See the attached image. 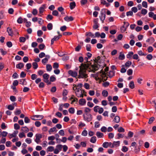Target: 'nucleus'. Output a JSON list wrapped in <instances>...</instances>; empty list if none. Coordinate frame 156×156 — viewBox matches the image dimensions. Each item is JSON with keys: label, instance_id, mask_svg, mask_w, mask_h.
<instances>
[{"label": "nucleus", "instance_id": "nucleus-1", "mask_svg": "<svg viewBox=\"0 0 156 156\" xmlns=\"http://www.w3.org/2000/svg\"><path fill=\"white\" fill-rule=\"evenodd\" d=\"M91 64V63H88L87 64L82 63L81 64L80 66L78 78H84L88 77L87 75L86 74V70Z\"/></svg>", "mask_w": 156, "mask_h": 156}, {"label": "nucleus", "instance_id": "nucleus-2", "mask_svg": "<svg viewBox=\"0 0 156 156\" xmlns=\"http://www.w3.org/2000/svg\"><path fill=\"white\" fill-rule=\"evenodd\" d=\"M103 72H104V71L102 69L101 70L100 72H98L96 74H93L92 75V76L96 80H99V83H100L101 82V80L102 76V74Z\"/></svg>", "mask_w": 156, "mask_h": 156}, {"label": "nucleus", "instance_id": "nucleus-3", "mask_svg": "<svg viewBox=\"0 0 156 156\" xmlns=\"http://www.w3.org/2000/svg\"><path fill=\"white\" fill-rule=\"evenodd\" d=\"M99 66V65H98L96 62H94L93 65H91V66L89 68V70L88 71L93 72L94 73L95 71L98 70Z\"/></svg>", "mask_w": 156, "mask_h": 156}, {"label": "nucleus", "instance_id": "nucleus-4", "mask_svg": "<svg viewBox=\"0 0 156 156\" xmlns=\"http://www.w3.org/2000/svg\"><path fill=\"white\" fill-rule=\"evenodd\" d=\"M106 9H102L101 11V15L99 16L100 20L102 21V23H104V21L105 18V13Z\"/></svg>", "mask_w": 156, "mask_h": 156}, {"label": "nucleus", "instance_id": "nucleus-5", "mask_svg": "<svg viewBox=\"0 0 156 156\" xmlns=\"http://www.w3.org/2000/svg\"><path fill=\"white\" fill-rule=\"evenodd\" d=\"M83 119L85 121L88 122L90 121L92 119V116L89 113H85L83 115Z\"/></svg>", "mask_w": 156, "mask_h": 156}, {"label": "nucleus", "instance_id": "nucleus-6", "mask_svg": "<svg viewBox=\"0 0 156 156\" xmlns=\"http://www.w3.org/2000/svg\"><path fill=\"white\" fill-rule=\"evenodd\" d=\"M84 90H81L79 89L76 91L75 92V93L76 96L78 98H83V94L84 93Z\"/></svg>", "mask_w": 156, "mask_h": 156}, {"label": "nucleus", "instance_id": "nucleus-7", "mask_svg": "<svg viewBox=\"0 0 156 156\" xmlns=\"http://www.w3.org/2000/svg\"><path fill=\"white\" fill-rule=\"evenodd\" d=\"M36 138L35 141L38 144L41 142L40 139L42 138V135L40 134H37L35 135Z\"/></svg>", "mask_w": 156, "mask_h": 156}, {"label": "nucleus", "instance_id": "nucleus-8", "mask_svg": "<svg viewBox=\"0 0 156 156\" xmlns=\"http://www.w3.org/2000/svg\"><path fill=\"white\" fill-rule=\"evenodd\" d=\"M43 81L45 83H46L48 84H49L48 78L49 75L47 73H44L43 75Z\"/></svg>", "mask_w": 156, "mask_h": 156}, {"label": "nucleus", "instance_id": "nucleus-9", "mask_svg": "<svg viewBox=\"0 0 156 156\" xmlns=\"http://www.w3.org/2000/svg\"><path fill=\"white\" fill-rule=\"evenodd\" d=\"M120 142L119 141H114L112 143L111 148L114 147H117L120 145Z\"/></svg>", "mask_w": 156, "mask_h": 156}, {"label": "nucleus", "instance_id": "nucleus-10", "mask_svg": "<svg viewBox=\"0 0 156 156\" xmlns=\"http://www.w3.org/2000/svg\"><path fill=\"white\" fill-rule=\"evenodd\" d=\"M112 145L111 142H105L102 144V146L105 148H107L108 147L111 148Z\"/></svg>", "mask_w": 156, "mask_h": 156}, {"label": "nucleus", "instance_id": "nucleus-11", "mask_svg": "<svg viewBox=\"0 0 156 156\" xmlns=\"http://www.w3.org/2000/svg\"><path fill=\"white\" fill-rule=\"evenodd\" d=\"M69 74L73 77H76L77 75V73L76 71L70 70L68 71Z\"/></svg>", "mask_w": 156, "mask_h": 156}, {"label": "nucleus", "instance_id": "nucleus-12", "mask_svg": "<svg viewBox=\"0 0 156 156\" xmlns=\"http://www.w3.org/2000/svg\"><path fill=\"white\" fill-rule=\"evenodd\" d=\"M124 25L121 27V30H123V28H125L124 30H123V31H125L126 30V29L129 25V24L128 22H124Z\"/></svg>", "mask_w": 156, "mask_h": 156}, {"label": "nucleus", "instance_id": "nucleus-13", "mask_svg": "<svg viewBox=\"0 0 156 156\" xmlns=\"http://www.w3.org/2000/svg\"><path fill=\"white\" fill-rule=\"evenodd\" d=\"M45 8V5H43L39 9V15L40 16H41V14L43 12L44 9Z\"/></svg>", "mask_w": 156, "mask_h": 156}, {"label": "nucleus", "instance_id": "nucleus-14", "mask_svg": "<svg viewBox=\"0 0 156 156\" xmlns=\"http://www.w3.org/2000/svg\"><path fill=\"white\" fill-rule=\"evenodd\" d=\"M64 19L66 21L69 22L73 20L74 18L72 16H67L64 18Z\"/></svg>", "mask_w": 156, "mask_h": 156}, {"label": "nucleus", "instance_id": "nucleus-15", "mask_svg": "<svg viewBox=\"0 0 156 156\" xmlns=\"http://www.w3.org/2000/svg\"><path fill=\"white\" fill-rule=\"evenodd\" d=\"M7 31L9 34V35L12 36L13 35V33L12 29L11 28L8 27L7 28Z\"/></svg>", "mask_w": 156, "mask_h": 156}, {"label": "nucleus", "instance_id": "nucleus-16", "mask_svg": "<svg viewBox=\"0 0 156 156\" xmlns=\"http://www.w3.org/2000/svg\"><path fill=\"white\" fill-rule=\"evenodd\" d=\"M86 101L84 99L82 98L79 100V104L81 105H83L85 104Z\"/></svg>", "mask_w": 156, "mask_h": 156}, {"label": "nucleus", "instance_id": "nucleus-17", "mask_svg": "<svg viewBox=\"0 0 156 156\" xmlns=\"http://www.w3.org/2000/svg\"><path fill=\"white\" fill-rule=\"evenodd\" d=\"M102 78L101 79V81H106L107 80V77L106 76V74L105 73V72H104L102 73Z\"/></svg>", "mask_w": 156, "mask_h": 156}, {"label": "nucleus", "instance_id": "nucleus-18", "mask_svg": "<svg viewBox=\"0 0 156 156\" xmlns=\"http://www.w3.org/2000/svg\"><path fill=\"white\" fill-rule=\"evenodd\" d=\"M133 52L132 51H129L128 52V54L126 55V57L129 59H131L132 58V57L133 56Z\"/></svg>", "mask_w": 156, "mask_h": 156}, {"label": "nucleus", "instance_id": "nucleus-19", "mask_svg": "<svg viewBox=\"0 0 156 156\" xmlns=\"http://www.w3.org/2000/svg\"><path fill=\"white\" fill-rule=\"evenodd\" d=\"M60 38L59 36H55L51 40V44H52L55 41H57Z\"/></svg>", "mask_w": 156, "mask_h": 156}, {"label": "nucleus", "instance_id": "nucleus-20", "mask_svg": "<svg viewBox=\"0 0 156 156\" xmlns=\"http://www.w3.org/2000/svg\"><path fill=\"white\" fill-rule=\"evenodd\" d=\"M21 130L24 133H27L29 131V129L27 127L24 126L21 128Z\"/></svg>", "mask_w": 156, "mask_h": 156}, {"label": "nucleus", "instance_id": "nucleus-21", "mask_svg": "<svg viewBox=\"0 0 156 156\" xmlns=\"http://www.w3.org/2000/svg\"><path fill=\"white\" fill-rule=\"evenodd\" d=\"M76 3L74 2H73L70 3V8L71 9H73L76 6Z\"/></svg>", "mask_w": 156, "mask_h": 156}, {"label": "nucleus", "instance_id": "nucleus-22", "mask_svg": "<svg viewBox=\"0 0 156 156\" xmlns=\"http://www.w3.org/2000/svg\"><path fill=\"white\" fill-rule=\"evenodd\" d=\"M24 66V64L22 63H20L16 65V67L17 69H21Z\"/></svg>", "mask_w": 156, "mask_h": 156}, {"label": "nucleus", "instance_id": "nucleus-23", "mask_svg": "<svg viewBox=\"0 0 156 156\" xmlns=\"http://www.w3.org/2000/svg\"><path fill=\"white\" fill-rule=\"evenodd\" d=\"M113 121L116 123H119L120 121V118L119 116H115L113 119Z\"/></svg>", "mask_w": 156, "mask_h": 156}, {"label": "nucleus", "instance_id": "nucleus-24", "mask_svg": "<svg viewBox=\"0 0 156 156\" xmlns=\"http://www.w3.org/2000/svg\"><path fill=\"white\" fill-rule=\"evenodd\" d=\"M125 56L124 54L122 53V52H120L119 57V59L120 60H122L125 58Z\"/></svg>", "mask_w": 156, "mask_h": 156}, {"label": "nucleus", "instance_id": "nucleus-25", "mask_svg": "<svg viewBox=\"0 0 156 156\" xmlns=\"http://www.w3.org/2000/svg\"><path fill=\"white\" fill-rule=\"evenodd\" d=\"M96 135L98 138H102L104 136V134L99 132H97L96 133Z\"/></svg>", "mask_w": 156, "mask_h": 156}, {"label": "nucleus", "instance_id": "nucleus-26", "mask_svg": "<svg viewBox=\"0 0 156 156\" xmlns=\"http://www.w3.org/2000/svg\"><path fill=\"white\" fill-rule=\"evenodd\" d=\"M86 36L88 37H95L94 35L91 32H87L86 33Z\"/></svg>", "mask_w": 156, "mask_h": 156}, {"label": "nucleus", "instance_id": "nucleus-27", "mask_svg": "<svg viewBox=\"0 0 156 156\" xmlns=\"http://www.w3.org/2000/svg\"><path fill=\"white\" fill-rule=\"evenodd\" d=\"M96 141V137L95 136H92L90 139V141L93 143H95Z\"/></svg>", "mask_w": 156, "mask_h": 156}, {"label": "nucleus", "instance_id": "nucleus-28", "mask_svg": "<svg viewBox=\"0 0 156 156\" xmlns=\"http://www.w3.org/2000/svg\"><path fill=\"white\" fill-rule=\"evenodd\" d=\"M102 95L104 97H106L108 95V93L106 90H103L102 91Z\"/></svg>", "mask_w": 156, "mask_h": 156}, {"label": "nucleus", "instance_id": "nucleus-29", "mask_svg": "<svg viewBox=\"0 0 156 156\" xmlns=\"http://www.w3.org/2000/svg\"><path fill=\"white\" fill-rule=\"evenodd\" d=\"M132 64L131 62L128 61L127 62L125 63V66H126V68H128Z\"/></svg>", "mask_w": 156, "mask_h": 156}, {"label": "nucleus", "instance_id": "nucleus-30", "mask_svg": "<svg viewBox=\"0 0 156 156\" xmlns=\"http://www.w3.org/2000/svg\"><path fill=\"white\" fill-rule=\"evenodd\" d=\"M50 80L51 82H53L55 81L56 80V78L55 75L51 76L50 78Z\"/></svg>", "mask_w": 156, "mask_h": 156}, {"label": "nucleus", "instance_id": "nucleus-31", "mask_svg": "<svg viewBox=\"0 0 156 156\" xmlns=\"http://www.w3.org/2000/svg\"><path fill=\"white\" fill-rule=\"evenodd\" d=\"M129 87L130 88L132 89H133L135 87L134 82L133 81H131L129 84Z\"/></svg>", "mask_w": 156, "mask_h": 156}, {"label": "nucleus", "instance_id": "nucleus-32", "mask_svg": "<svg viewBox=\"0 0 156 156\" xmlns=\"http://www.w3.org/2000/svg\"><path fill=\"white\" fill-rule=\"evenodd\" d=\"M58 10L60 12H61L62 14H64L65 13L63 12L64 10V9L62 7H60L58 8Z\"/></svg>", "mask_w": 156, "mask_h": 156}, {"label": "nucleus", "instance_id": "nucleus-33", "mask_svg": "<svg viewBox=\"0 0 156 156\" xmlns=\"http://www.w3.org/2000/svg\"><path fill=\"white\" fill-rule=\"evenodd\" d=\"M133 59L135 60H138V61H139L140 60L139 58V57L137 54H135L133 55Z\"/></svg>", "mask_w": 156, "mask_h": 156}, {"label": "nucleus", "instance_id": "nucleus-34", "mask_svg": "<svg viewBox=\"0 0 156 156\" xmlns=\"http://www.w3.org/2000/svg\"><path fill=\"white\" fill-rule=\"evenodd\" d=\"M88 2L87 0H81L80 1L81 5H83L86 4Z\"/></svg>", "mask_w": 156, "mask_h": 156}, {"label": "nucleus", "instance_id": "nucleus-35", "mask_svg": "<svg viewBox=\"0 0 156 156\" xmlns=\"http://www.w3.org/2000/svg\"><path fill=\"white\" fill-rule=\"evenodd\" d=\"M125 65H122V68L120 70V72L122 73H125L126 72V69L124 68Z\"/></svg>", "mask_w": 156, "mask_h": 156}, {"label": "nucleus", "instance_id": "nucleus-36", "mask_svg": "<svg viewBox=\"0 0 156 156\" xmlns=\"http://www.w3.org/2000/svg\"><path fill=\"white\" fill-rule=\"evenodd\" d=\"M36 118L37 119V120H40L41 119H42L44 116L42 115H36Z\"/></svg>", "mask_w": 156, "mask_h": 156}, {"label": "nucleus", "instance_id": "nucleus-37", "mask_svg": "<svg viewBox=\"0 0 156 156\" xmlns=\"http://www.w3.org/2000/svg\"><path fill=\"white\" fill-rule=\"evenodd\" d=\"M69 112L72 114H73L75 112V109L73 108H70L69 109Z\"/></svg>", "mask_w": 156, "mask_h": 156}, {"label": "nucleus", "instance_id": "nucleus-38", "mask_svg": "<svg viewBox=\"0 0 156 156\" xmlns=\"http://www.w3.org/2000/svg\"><path fill=\"white\" fill-rule=\"evenodd\" d=\"M122 151L124 152H127L128 150V148L126 146H123L122 149Z\"/></svg>", "mask_w": 156, "mask_h": 156}, {"label": "nucleus", "instance_id": "nucleus-39", "mask_svg": "<svg viewBox=\"0 0 156 156\" xmlns=\"http://www.w3.org/2000/svg\"><path fill=\"white\" fill-rule=\"evenodd\" d=\"M62 145L61 144H58L56 146V148L59 151V152L62 148Z\"/></svg>", "mask_w": 156, "mask_h": 156}, {"label": "nucleus", "instance_id": "nucleus-40", "mask_svg": "<svg viewBox=\"0 0 156 156\" xmlns=\"http://www.w3.org/2000/svg\"><path fill=\"white\" fill-rule=\"evenodd\" d=\"M57 131L56 128L55 127H53L49 129V133H52L53 132H56Z\"/></svg>", "mask_w": 156, "mask_h": 156}, {"label": "nucleus", "instance_id": "nucleus-41", "mask_svg": "<svg viewBox=\"0 0 156 156\" xmlns=\"http://www.w3.org/2000/svg\"><path fill=\"white\" fill-rule=\"evenodd\" d=\"M33 66V68L34 69H37L38 67V65L37 63L36 62H33L32 64Z\"/></svg>", "mask_w": 156, "mask_h": 156}, {"label": "nucleus", "instance_id": "nucleus-42", "mask_svg": "<svg viewBox=\"0 0 156 156\" xmlns=\"http://www.w3.org/2000/svg\"><path fill=\"white\" fill-rule=\"evenodd\" d=\"M19 136L20 138H22L23 137H25L26 136L24 133L23 132H22L19 133Z\"/></svg>", "mask_w": 156, "mask_h": 156}, {"label": "nucleus", "instance_id": "nucleus-43", "mask_svg": "<svg viewBox=\"0 0 156 156\" xmlns=\"http://www.w3.org/2000/svg\"><path fill=\"white\" fill-rule=\"evenodd\" d=\"M153 50L154 49L153 47L152 46H149L147 49L148 52L149 53H151L153 51Z\"/></svg>", "mask_w": 156, "mask_h": 156}, {"label": "nucleus", "instance_id": "nucleus-44", "mask_svg": "<svg viewBox=\"0 0 156 156\" xmlns=\"http://www.w3.org/2000/svg\"><path fill=\"white\" fill-rule=\"evenodd\" d=\"M155 118L154 117H151L149 119L148 122V123L149 124H151L154 121Z\"/></svg>", "mask_w": 156, "mask_h": 156}, {"label": "nucleus", "instance_id": "nucleus-45", "mask_svg": "<svg viewBox=\"0 0 156 156\" xmlns=\"http://www.w3.org/2000/svg\"><path fill=\"white\" fill-rule=\"evenodd\" d=\"M55 136L57 143H58V141H59L60 140H61V139L59 138V135L58 133L56 134Z\"/></svg>", "mask_w": 156, "mask_h": 156}, {"label": "nucleus", "instance_id": "nucleus-46", "mask_svg": "<svg viewBox=\"0 0 156 156\" xmlns=\"http://www.w3.org/2000/svg\"><path fill=\"white\" fill-rule=\"evenodd\" d=\"M142 5L143 7L145 8H147V3L146 1H143L142 2Z\"/></svg>", "mask_w": 156, "mask_h": 156}, {"label": "nucleus", "instance_id": "nucleus-47", "mask_svg": "<svg viewBox=\"0 0 156 156\" xmlns=\"http://www.w3.org/2000/svg\"><path fill=\"white\" fill-rule=\"evenodd\" d=\"M101 130L102 132H106L107 131V128L106 127L103 126L101 128Z\"/></svg>", "mask_w": 156, "mask_h": 156}, {"label": "nucleus", "instance_id": "nucleus-48", "mask_svg": "<svg viewBox=\"0 0 156 156\" xmlns=\"http://www.w3.org/2000/svg\"><path fill=\"white\" fill-rule=\"evenodd\" d=\"M59 67V65L58 63L55 62L53 64V67L54 69H57Z\"/></svg>", "mask_w": 156, "mask_h": 156}, {"label": "nucleus", "instance_id": "nucleus-49", "mask_svg": "<svg viewBox=\"0 0 156 156\" xmlns=\"http://www.w3.org/2000/svg\"><path fill=\"white\" fill-rule=\"evenodd\" d=\"M8 134L7 132L3 131L2 132L1 135L3 137H5L7 136Z\"/></svg>", "mask_w": 156, "mask_h": 156}, {"label": "nucleus", "instance_id": "nucleus-50", "mask_svg": "<svg viewBox=\"0 0 156 156\" xmlns=\"http://www.w3.org/2000/svg\"><path fill=\"white\" fill-rule=\"evenodd\" d=\"M147 13V10L146 9H143L141 11V13L143 15H146Z\"/></svg>", "mask_w": 156, "mask_h": 156}, {"label": "nucleus", "instance_id": "nucleus-51", "mask_svg": "<svg viewBox=\"0 0 156 156\" xmlns=\"http://www.w3.org/2000/svg\"><path fill=\"white\" fill-rule=\"evenodd\" d=\"M153 56L152 55L149 54L147 55L146 58L148 60H150L152 59Z\"/></svg>", "mask_w": 156, "mask_h": 156}, {"label": "nucleus", "instance_id": "nucleus-52", "mask_svg": "<svg viewBox=\"0 0 156 156\" xmlns=\"http://www.w3.org/2000/svg\"><path fill=\"white\" fill-rule=\"evenodd\" d=\"M48 61V59L47 58H45L43 59L42 60V62L44 64H45L47 63Z\"/></svg>", "mask_w": 156, "mask_h": 156}, {"label": "nucleus", "instance_id": "nucleus-53", "mask_svg": "<svg viewBox=\"0 0 156 156\" xmlns=\"http://www.w3.org/2000/svg\"><path fill=\"white\" fill-rule=\"evenodd\" d=\"M117 136L118 137H117V138L118 139H119L120 138H123L124 136V134L118 133L117 134Z\"/></svg>", "mask_w": 156, "mask_h": 156}, {"label": "nucleus", "instance_id": "nucleus-54", "mask_svg": "<svg viewBox=\"0 0 156 156\" xmlns=\"http://www.w3.org/2000/svg\"><path fill=\"white\" fill-rule=\"evenodd\" d=\"M21 111L20 109H17L14 112L15 115H18L21 113Z\"/></svg>", "mask_w": 156, "mask_h": 156}, {"label": "nucleus", "instance_id": "nucleus-55", "mask_svg": "<svg viewBox=\"0 0 156 156\" xmlns=\"http://www.w3.org/2000/svg\"><path fill=\"white\" fill-rule=\"evenodd\" d=\"M58 133L59 134L62 136H64L65 135V132L64 130L63 129L60 130L59 131Z\"/></svg>", "mask_w": 156, "mask_h": 156}, {"label": "nucleus", "instance_id": "nucleus-56", "mask_svg": "<svg viewBox=\"0 0 156 156\" xmlns=\"http://www.w3.org/2000/svg\"><path fill=\"white\" fill-rule=\"evenodd\" d=\"M0 51L2 54L3 55H5L7 53V52L6 51L4 50L2 48H1Z\"/></svg>", "mask_w": 156, "mask_h": 156}, {"label": "nucleus", "instance_id": "nucleus-57", "mask_svg": "<svg viewBox=\"0 0 156 156\" xmlns=\"http://www.w3.org/2000/svg\"><path fill=\"white\" fill-rule=\"evenodd\" d=\"M86 49L87 51H90L91 47L89 44H87L86 46Z\"/></svg>", "mask_w": 156, "mask_h": 156}, {"label": "nucleus", "instance_id": "nucleus-58", "mask_svg": "<svg viewBox=\"0 0 156 156\" xmlns=\"http://www.w3.org/2000/svg\"><path fill=\"white\" fill-rule=\"evenodd\" d=\"M133 70L131 69H129L127 71V74L128 75H130L133 73Z\"/></svg>", "mask_w": 156, "mask_h": 156}, {"label": "nucleus", "instance_id": "nucleus-59", "mask_svg": "<svg viewBox=\"0 0 156 156\" xmlns=\"http://www.w3.org/2000/svg\"><path fill=\"white\" fill-rule=\"evenodd\" d=\"M73 86V89L75 91V92L80 89V88L77 87L76 85L74 84Z\"/></svg>", "mask_w": 156, "mask_h": 156}, {"label": "nucleus", "instance_id": "nucleus-60", "mask_svg": "<svg viewBox=\"0 0 156 156\" xmlns=\"http://www.w3.org/2000/svg\"><path fill=\"white\" fill-rule=\"evenodd\" d=\"M81 134L84 136H86L87 134V132L86 130H84L82 133Z\"/></svg>", "mask_w": 156, "mask_h": 156}, {"label": "nucleus", "instance_id": "nucleus-61", "mask_svg": "<svg viewBox=\"0 0 156 156\" xmlns=\"http://www.w3.org/2000/svg\"><path fill=\"white\" fill-rule=\"evenodd\" d=\"M133 132H132L131 131H129V132L128 134V136L129 137L131 138L133 136Z\"/></svg>", "mask_w": 156, "mask_h": 156}, {"label": "nucleus", "instance_id": "nucleus-62", "mask_svg": "<svg viewBox=\"0 0 156 156\" xmlns=\"http://www.w3.org/2000/svg\"><path fill=\"white\" fill-rule=\"evenodd\" d=\"M114 136V134L112 133H109L108 134V138L109 139H112L113 138Z\"/></svg>", "mask_w": 156, "mask_h": 156}, {"label": "nucleus", "instance_id": "nucleus-63", "mask_svg": "<svg viewBox=\"0 0 156 156\" xmlns=\"http://www.w3.org/2000/svg\"><path fill=\"white\" fill-rule=\"evenodd\" d=\"M43 33L41 30H39L37 31V35L39 37H41L43 34Z\"/></svg>", "mask_w": 156, "mask_h": 156}, {"label": "nucleus", "instance_id": "nucleus-64", "mask_svg": "<svg viewBox=\"0 0 156 156\" xmlns=\"http://www.w3.org/2000/svg\"><path fill=\"white\" fill-rule=\"evenodd\" d=\"M14 128L15 129H20V126L18 124L15 123L14 124Z\"/></svg>", "mask_w": 156, "mask_h": 156}]
</instances>
